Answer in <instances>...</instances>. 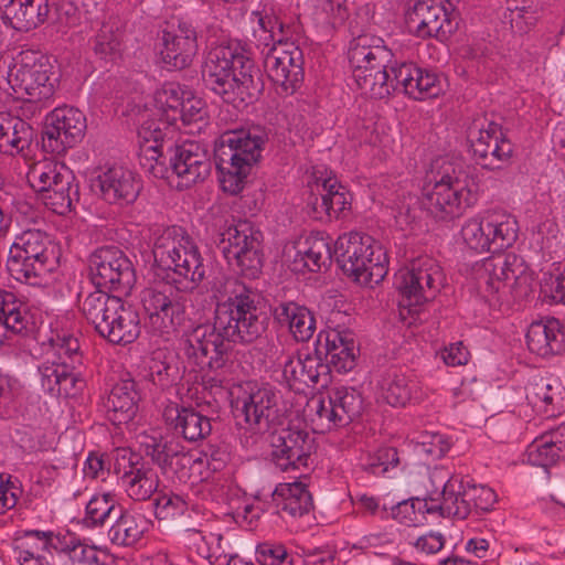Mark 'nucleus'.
I'll use <instances>...</instances> for the list:
<instances>
[{
	"label": "nucleus",
	"mask_w": 565,
	"mask_h": 565,
	"mask_svg": "<svg viewBox=\"0 0 565 565\" xmlns=\"http://www.w3.org/2000/svg\"><path fill=\"white\" fill-rule=\"evenodd\" d=\"M211 291L216 299L213 323L199 324L185 334L184 353L200 369L215 373L206 383L220 387L233 344H250L267 329L257 307V292L236 277L216 278Z\"/></svg>",
	"instance_id": "1"
},
{
	"label": "nucleus",
	"mask_w": 565,
	"mask_h": 565,
	"mask_svg": "<svg viewBox=\"0 0 565 565\" xmlns=\"http://www.w3.org/2000/svg\"><path fill=\"white\" fill-rule=\"evenodd\" d=\"M202 77L207 88L236 108L253 104L264 92L260 68L238 45L212 47L205 57Z\"/></svg>",
	"instance_id": "2"
},
{
	"label": "nucleus",
	"mask_w": 565,
	"mask_h": 565,
	"mask_svg": "<svg viewBox=\"0 0 565 565\" xmlns=\"http://www.w3.org/2000/svg\"><path fill=\"white\" fill-rule=\"evenodd\" d=\"M154 263L163 279L178 290L192 291L205 277V265L198 246L178 226L163 230L153 246Z\"/></svg>",
	"instance_id": "3"
},
{
	"label": "nucleus",
	"mask_w": 565,
	"mask_h": 565,
	"mask_svg": "<svg viewBox=\"0 0 565 565\" xmlns=\"http://www.w3.org/2000/svg\"><path fill=\"white\" fill-rule=\"evenodd\" d=\"M473 276L479 295L489 303H497L508 295L523 297L533 282L532 270L514 253L484 258L475 265Z\"/></svg>",
	"instance_id": "4"
},
{
	"label": "nucleus",
	"mask_w": 565,
	"mask_h": 565,
	"mask_svg": "<svg viewBox=\"0 0 565 565\" xmlns=\"http://www.w3.org/2000/svg\"><path fill=\"white\" fill-rule=\"evenodd\" d=\"M263 143L260 136L244 129L227 130L220 136L214 156L225 192L237 194L242 191L245 178L260 158Z\"/></svg>",
	"instance_id": "5"
},
{
	"label": "nucleus",
	"mask_w": 565,
	"mask_h": 565,
	"mask_svg": "<svg viewBox=\"0 0 565 565\" xmlns=\"http://www.w3.org/2000/svg\"><path fill=\"white\" fill-rule=\"evenodd\" d=\"M348 57L352 75L362 94L374 99L388 96L387 75L393 53L380 39L361 35L349 47Z\"/></svg>",
	"instance_id": "6"
},
{
	"label": "nucleus",
	"mask_w": 565,
	"mask_h": 565,
	"mask_svg": "<svg viewBox=\"0 0 565 565\" xmlns=\"http://www.w3.org/2000/svg\"><path fill=\"white\" fill-rule=\"evenodd\" d=\"M334 254L343 274L361 285H377L387 274L386 255L369 235L356 232L341 235Z\"/></svg>",
	"instance_id": "7"
},
{
	"label": "nucleus",
	"mask_w": 565,
	"mask_h": 565,
	"mask_svg": "<svg viewBox=\"0 0 565 565\" xmlns=\"http://www.w3.org/2000/svg\"><path fill=\"white\" fill-rule=\"evenodd\" d=\"M468 152L476 164L490 171L511 163L514 147L501 125L478 116L466 128Z\"/></svg>",
	"instance_id": "8"
},
{
	"label": "nucleus",
	"mask_w": 565,
	"mask_h": 565,
	"mask_svg": "<svg viewBox=\"0 0 565 565\" xmlns=\"http://www.w3.org/2000/svg\"><path fill=\"white\" fill-rule=\"evenodd\" d=\"M263 234L249 221L239 220L221 233L220 248L227 263L248 279L259 276L263 268Z\"/></svg>",
	"instance_id": "9"
},
{
	"label": "nucleus",
	"mask_w": 565,
	"mask_h": 565,
	"mask_svg": "<svg viewBox=\"0 0 565 565\" xmlns=\"http://www.w3.org/2000/svg\"><path fill=\"white\" fill-rule=\"evenodd\" d=\"M441 268L429 258L412 263L399 270L396 287L399 291V317L403 321L418 315L419 307L434 299L443 282Z\"/></svg>",
	"instance_id": "10"
},
{
	"label": "nucleus",
	"mask_w": 565,
	"mask_h": 565,
	"mask_svg": "<svg viewBox=\"0 0 565 565\" xmlns=\"http://www.w3.org/2000/svg\"><path fill=\"white\" fill-rule=\"evenodd\" d=\"M514 216L502 210H486L467 218L461 226V239L476 252H487L492 245L510 247L518 238Z\"/></svg>",
	"instance_id": "11"
},
{
	"label": "nucleus",
	"mask_w": 565,
	"mask_h": 565,
	"mask_svg": "<svg viewBox=\"0 0 565 565\" xmlns=\"http://www.w3.org/2000/svg\"><path fill=\"white\" fill-rule=\"evenodd\" d=\"M271 460L281 471H298L297 478L306 475L313 463L316 451L315 438L301 424H288L275 429L270 436Z\"/></svg>",
	"instance_id": "12"
},
{
	"label": "nucleus",
	"mask_w": 565,
	"mask_h": 565,
	"mask_svg": "<svg viewBox=\"0 0 565 565\" xmlns=\"http://www.w3.org/2000/svg\"><path fill=\"white\" fill-rule=\"evenodd\" d=\"M49 58L34 52L23 53L8 72V83L14 93L25 95L30 103L50 99L55 92Z\"/></svg>",
	"instance_id": "13"
},
{
	"label": "nucleus",
	"mask_w": 565,
	"mask_h": 565,
	"mask_svg": "<svg viewBox=\"0 0 565 565\" xmlns=\"http://www.w3.org/2000/svg\"><path fill=\"white\" fill-rule=\"evenodd\" d=\"M416 0L406 12V24L420 39H447L458 28L459 0Z\"/></svg>",
	"instance_id": "14"
},
{
	"label": "nucleus",
	"mask_w": 565,
	"mask_h": 565,
	"mask_svg": "<svg viewBox=\"0 0 565 565\" xmlns=\"http://www.w3.org/2000/svg\"><path fill=\"white\" fill-rule=\"evenodd\" d=\"M93 284L98 288L128 295L136 282V271L126 254L116 246H104L89 257Z\"/></svg>",
	"instance_id": "15"
},
{
	"label": "nucleus",
	"mask_w": 565,
	"mask_h": 565,
	"mask_svg": "<svg viewBox=\"0 0 565 565\" xmlns=\"http://www.w3.org/2000/svg\"><path fill=\"white\" fill-rule=\"evenodd\" d=\"M313 412L311 420L327 429L344 427L358 419L364 408L360 392L349 387H335L329 391L328 397H313L308 404Z\"/></svg>",
	"instance_id": "16"
},
{
	"label": "nucleus",
	"mask_w": 565,
	"mask_h": 565,
	"mask_svg": "<svg viewBox=\"0 0 565 565\" xmlns=\"http://www.w3.org/2000/svg\"><path fill=\"white\" fill-rule=\"evenodd\" d=\"M180 291L173 289L171 284L142 291L141 303L153 330L169 334L183 323L185 298Z\"/></svg>",
	"instance_id": "17"
},
{
	"label": "nucleus",
	"mask_w": 565,
	"mask_h": 565,
	"mask_svg": "<svg viewBox=\"0 0 565 565\" xmlns=\"http://www.w3.org/2000/svg\"><path fill=\"white\" fill-rule=\"evenodd\" d=\"M86 118L73 107L55 108L45 120L42 132V147L50 153H62L73 147L84 136Z\"/></svg>",
	"instance_id": "18"
},
{
	"label": "nucleus",
	"mask_w": 565,
	"mask_h": 565,
	"mask_svg": "<svg viewBox=\"0 0 565 565\" xmlns=\"http://www.w3.org/2000/svg\"><path fill=\"white\" fill-rule=\"evenodd\" d=\"M277 41L278 45L265 57V71L281 93L292 95L303 81L302 52L294 44L282 43L281 39Z\"/></svg>",
	"instance_id": "19"
},
{
	"label": "nucleus",
	"mask_w": 565,
	"mask_h": 565,
	"mask_svg": "<svg viewBox=\"0 0 565 565\" xmlns=\"http://www.w3.org/2000/svg\"><path fill=\"white\" fill-rule=\"evenodd\" d=\"M438 168L436 175L431 170L430 182H435L431 191H426L422 199V206L437 220H452L459 209V191L454 188V180L450 174L455 172L452 164L445 159H437L433 169Z\"/></svg>",
	"instance_id": "20"
},
{
	"label": "nucleus",
	"mask_w": 565,
	"mask_h": 565,
	"mask_svg": "<svg viewBox=\"0 0 565 565\" xmlns=\"http://www.w3.org/2000/svg\"><path fill=\"white\" fill-rule=\"evenodd\" d=\"M167 168L179 179L178 188H190L203 181L211 171L206 151L194 141L171 145L167 149Z\"/></svg>",
	"instance_id": "21"
},
{
	"label": "nucleus",
	"mask_w": 565,
	"mask_h": 565,
	"mask_svg": "<svg viewBox=\"0 0 565 565\" xmlns=\"http://www.w3.org/2000/svg\"><path fill=\"white\" fill-rule=\"evenodd\" d=\"M359 348L352 332L349 330L321 331L318 334L315 353L326 361L328 369L333 367L338 372H349L356 363Z\"/></svg>",
	"instance_id": "22"
},
{
	"label": "nucleus",
	"mask_w": 565,
	"mask_h": 565,
	"mask_svg": "<svg viewBox=\"0 0 565 565\" xmlns=\"http://www.w3.org/2000/svg\"><path fill=\"white\" fill-rule=\"evenodd\" d=\"M162 46L160 52L164 64L175 68L189 67L198 53V34L188 22H179L170 29L162 31Z\"/></svg>",
	"instance_id": "23"
},
{
	"label": "nucleus",
	"mask_w": 565,
	"mask_h": 565,
	"mask_svg": "<svg viewBox=\"0 0 565 565\" xmlns=\"http://www.w3.org/2000/svg\"><path fill=\"white\" fill-rule=\"evenodd\" d=\"M93 188L109 204L128 205L136 201L141 185L131 171L113 167L96 177Z\"/></svg>",
	"instance_id": "24"
},
{
	"label": "nucleus",
	"mask_w": 565,
	"mask_h": 565,
	"mask_svg": "<svg viewBox=\"0 0 565 565\" xmlns=\"http://www.w3.org/2000/svg\"><path fill=\"white\" fill-rule=\"evenodd\" d=\"M166 424L186 441L206 439L212 431L211 418L191 406L170 404L163 411Z\"/></svg>",
	"instance_id": "25"
},
{
	"label": "nucleus",
	"mask_w": 565,
	"mask_h": 565,
	"mask_svg": "<svg viewBox=\"0 0 565 565\" xmlns=\"http://www.w3.org/2000/svg\"><path fill=\"white\" fill-rule=\"evenodd\" d=\"M140 139L139 161L141 168L156 178H167V149L172 145L166 141L156 122H146L138 131Z\"/></svg>",
	"instance_id": "26"
},
{
	"label": "nucleus",
	"mask_w": 565,
	"mask_h": 565,
	"mask_svg": "<svg viewBox=\"0 0 565 565\" xmlns=\"http://www.w3.org/2000/svg\"><path fill=\"white\" fill-rule=\"evenodd\" d=\"M278 394L269 386L252 391L244 399L242 413L246 424L256 433L268 430L277 418Z\"/></svg>",
	"instance_id": "27"
},
{
	"label": "nucleus",
	"mask_w": 565,
	"mask_h": 565,
	"mask_svg": "<svg viewBox=\"0 0 565 565\" xmlns=\"http://www.w3.org/2000/svg\"><path fill=\"white\" fill-rule=\"evenodd\" d=\"M120 479L127 495L134 501L149 500L159 487L158 473L151 465L132 452Z\"/></svg>",
	"instance_id": "28"
},
{
	"label": "nucleus",
	"mask_w": 565,
	"mask_h": 565,
	"mask_svg": "<svg viewBox=\"0 0 565 565\" xmlns=\"http://www.w3.org/2000/svg\"><path fill=\"white\" fill-rule=\"evenodd\" d=\"M39 373L42 387L53 395L72 397L85 387V381L67 360L45 362L39 367Z\"/></svg>",
	"instance_id": "29"
},
{
	"label": "nucleus",
	"mask_w": 565,
	"mask_h": 565,
	"mask_svg": "<svg viewBox=\"0 0 565 565\" xmlns=\"http://www.w3.org/2000/svg\"><path fill=\"white\" fill-rule=\"evenodd\" d=\"M113 313L104 318V328L98 324L95 329L98 334L114 344H128L134 342L140 333L138 312L126 307L120 300L115 303Z\"/></svg>",
	"instance_id": "30"
},
{
	"label": "nucleus",
	"mask_w": 565,
	"mask_h": 565,
	"mask_svg": "<svg viewBox=\"0 0 565 565\" xmlns=\"http://www.w3.org/2000/svg\"><path fill=\"white\" fill-rule=\"evenodd\" d=\"M529 350L542 358L558 354L565 347V331L556 318L542 319L530 324L526 332Z\"/></svg>",
	"instance_id": "31"
},
{
	"label": "nucleus",
	"mask_w": 565,
	"mask_h": 565,
	"mask_svg": "<svg viewBox=\"0 0 565 565\" xmlns=\"http://www.w3.org/2000/svg\"><path fill=\"white\" fill-rule=\"evenodd\" d=\"M565 390L552 377H540L525 388V397L532 408L546 417H554L565 409Z\"/></svg>",
	"instance_id": "32"
},
{
	"label": "nucleus",
	"mask_w": 565,
	"mask_h": 565,
	"mask_svg": "<svg viewBox=\"0 0 565 565\" xmlns=\"http://www.w3.org/2000/svg\"><path fill=\"white\" fill-rule=\"evenodd\" d=\"M2 19L20 32L34 30L47 19L50 9L46 0H2Z\"/></svg>",
	"instance_id": "33"
},
{
	"label": "nucleus",
	"mask_w": 565,
	"mask_h": 565,
	"mask_svg": "<svg viewBox=\"0 0 565 565\" xmlns=\"http://www.w3.org/2000/svg\"><path fill=\"white\" fill-rule=\"evenodd\" d=\"M329 369L328 364L315 353V356L306 355L305 359L299 356L287 355L282 363V375L290 386L296 384L307 387L327 385Z\"/></svg>",
	"instance_id": "34"
},
{
	"label": "nucleus",
	"mask_w": 565,
	"mask_h": 565,
	"mask_svg": "<svg viewBox=\"0 0 565 565\" xmlns=\"http://www.w3.org/2000/svg\"><path fill=\"white\" fill-rule=\"evenodd\" d=\"M140 395L134 380L127 379L116 383L106 402V415L109 422L119 426L128 424L138 412Z\"/></svg>",
	"instance_id": "35"
},
{
	"label": "nucleus",
	"mask_w": 565,
	"mask_h": 565,
	"mask_svg": "<svg viewBox=\"0 0 565 565\" xmlns=\"http://www.w3.org/2000/svg\"><path fill=\"white\" fill-rule=\"evenodd\" d=\"M73 180L72 172L56 162L55 171L45 183V190L39 194L43 203L57 214L71 211Z\"/></svg>",
	"instance_id": "36"
},
{
	"label": "nucleus",
	"mask_w": 565,
	"mask_h": 565,
	"mask_svg": "<svg viewBox=\"0 0 565 565\" xmlns=\"http://www.w3.org/2000/svg\"><path fill=\"white\" fill-rule=\"evenodd\" d=\"M273 497L279 512L292 518L302 516L313 508L312 495L302 481L279 483Z\"/></svg>",
	"instance_id": "37"
},
{
	"label": "nucleus",
	"mask_w": 565,
	"mask_h": 565,
	"mask_svg": "<svg viewBox=\"0 0 565 565\" xmlns=\"http://www.w3.org/2000/svg\"><path fill=\"white\" fill-rule=\"evenodd\" d=\"M11 248L15 252L19 248L26 258L32 257L35 262L45 263L46 266L57 265L56 246L41 230L32 228L22 232Z\"/></svg>",
	"instance_id": "38"
},
{
	"label": "nucleus",
	"mask_w": 565,
	"mask_h": 565,
	"mask_svg": "<svg viewBox=\"0 0 565 565\" xmlns=\"http://www.w3.org/2000/svg\"><path fill=\"white\" fill-rule=\"evenodd\" d=\"M331 258L329 237L322 232H313L299 244L295 264L302 263L309 271L317 273L328 267Z\"/></svg>",
	"instance_id": "39"
},
{
	"label": "nucleus",
	"mask_w": 565,
	"mask_h": 565,
	"mask_svg": "<svg viewBox=\"0 0 565 565\" xmlns=\"http://www.w3.org/2000/svg\"><path fill=\"white\" fill-rule=\"evenodd\" d=\"M32 127L19 117L0 116V152L14 154L29 148Z\"/></svg>",
	"instance_id": "40"
},
{
	"label": "nucleus",
	"mask_w": 565,
	"mask_h": 565,
	"mask_svg": "<svg viewBox=\"0 0 565 565\" xmlns=\"http://www.w3.org/2000/svg\"><path fill=\"white\" fill-rule=\"evenodd\" d=\"M121 300L120 297L110 296L100 288L92 291H81L78 295V308L83 317L94 329L98 324L104 328V318L107 313H113L115 303Z\"/></svg>",
	"instance_id": "41"
},
{
	"label": "nucleus",
	"mask_w": 565,
	"mask_h": 565,
	"mask_svg": "<svg viewBox=\"0 0 565 565\" xmlns=\"http://www.w3.org/2000/svg\"><path fill=\"white\" fill-rule=\"evenodd\" d=\"M147 455L164 472H177L179 468H185L191 462V456L174 438L160 439L147 447Z\"/></svg>",
	"instance_id": "42"
},
{
	"label": "nucleus",
	"mask_w": 565,
	"mask_h": 565,
	"mask_svg": "<svg viewBox=\"0 0 565 565\" xmlns=\"http://www.w3.org/2000/svg\"><path fill=\"white\" fill-rule=\"evenodd\" d=\"M108 530V539L113 544L119 546H131L136 544L145 532V522L140 516L125 511L122 508L113 519Z\"/></svg>",
	"instance_id": "43"
},
{
	"label": "nucleus",
	"mask_w": 565,
	"mask_h": 565,
	"mask_svg": "<svg viewBox=\"0 0 565 565\" xmlns=\"http://www.w3.org/2000/svg\"><path fill=\"white\" fill-rule=\"evenodd\" d=\"M0 320L8 323L11 334H25L32 324L25 306L14 294L0 289Z\"/></svg>",
	"instance_id": "44"
},
{
	"label": "nucleus",
	"mask_w": 565,
	"mask_h": 565,
	"mask_svg": "<svg viewBox=\"0 0 565 565\" xmlns=\"http://www.w3.org/2000/svg\"><path fill=\"white\" fill-rule=\"evenodd\" d=\"M121 38L118 21H104L93 42L95 55L105 62H116L121 55Z\"/></svg>",
	"instance_id": "45"
},
{
	"label": "nucleus",
	"mask_w": 565,
	"mask_h": 565,
	"mask_svg": "<svg viewBox=\"0 0 565 565\" xmlns=\"http://www.w3.org/2000/svg\"><path fill=\"white\" fill-rule=\"evenodd\" d=\"M52 532L29 531L14 540L13 553L18 562L58 550Z\"/></svg>",
	"instance_id": "46"
},
{
	"label": "nucleus",
	"mask_w": 565,
	"mask_h": 565,
	"mask_svg": "<svg viewBox=\"0 0 565 565\" xmlns=\"http://www.w3.org/2000/svg\"><path fill=\"white\" fill-rule=\"evenodd\" d=\"M563 459H565V449L552 431L536 438L527 450V460L534 466L547 467Z\"/></svg>",
	"instance_id": "47"
},
{
	"label": "nucleus",
	"mask_w": 565,
	"mask_h": 565,
	"mask_svg": "<svg viewBox=\"0 0 565 565\" xmlns=\"http://www.w3.org/2000/svg\"><path fill=\"white\" fill-rule=\"evenodd\" d=\"M7 268L15 280L35 284L36 278L52 271L55 267L46 266L42 262H35L32 257L26 258L19 248L17 252L11 248L7 260Z\"/></svg>",
	"instance_id": "48"
},
{
	"label": "nucleus",
	"mask_w": 565,
	"mask_h": 565,
	"mask_svg": "<svg viewBox=\"0 0 565 565\" xmlns=\"http://www.w3.org/2000/svg\"><path fill=\"white\" fill-rule=\"evenodd\" d=\"M497 502L494 491L483 484L461 482V515H469L472 511L487 512L492 509Z\"/></svg>",
	"instance_id": "49"
},
{
	"label": "nucleus",
	"mask_w": 565,
	"mask_h": 565,
	"mask_svg": "<svg viewBox=\"0 0 565 565\" xmlns=\"http://www.w3.org/2000/svg\"><path fill=\"white\" fill-rule=\"evenodd\" d=\"M383 398L392 406H404L412 396L411 381L396 371L385 373L380 382Z\"/></svg>",
	"instance_id": "50"
},
{
	"label": "nucleus",
	"mask_w": 565,
	"mask_h": 565,
	"mask_svg": "<svg viewBox=\"0 0 565 565\" xmlns=\"http://www.w3.org/2000/svg\"><path fill=\"white\" fill-rule=\"evenodd\" d=\"M186 95H190V92H185L177 83H164L154 93V103L169 124H175V116L180 115V107Z\"/></svg>",
	"instance_id": "51"
},
{
	"label": "nucleus",
	"mask_w": 565,
	"mask_h": 565,
	"mask_svg": "<svg viewBox=\"0 0 565 565\" xmlns=\"http://www.w3.org/2000/svg\"><path fill=\"white\" fill-rule=\"evenodd\" d=\"M121 507L115 503L113 495L105 493L103 495L93 497L86 505V525L97 526L107 522L111 523L114 516Z\"/></svg>",
	"instance_id": "52"
},
{
	"label": "nucleus",
	"mask_w": 565,
	"mask_h": 565,
	"mask_svg": "<svg viewBox=\"0 0 565 565\" xmlns=\"http://www.w3.org/2000/svg\"><path fill=\"white\" fill-rule=\"evenodd\" d=\"M148 380L160 391H167L181 380L177 363L152 358L148 367Z\"/></svg>",
	"instance_id": "53"
},
{
	"label": "nucleus",
	"mask_w": 565,
	"mask_h": 565,
	"mask_svg": "<svg viewBox=\"0 0 565 565\" xmlns=\"http://www.w3.org/2000/svg\"><path fill=\"white\" fill-rule=\"evenodd\" d=\"M419 74V67L414 65L413 63H401L397 64L394 61L390 64L388 75H387V84H391L388 87V96L393 92H402L406 95H411L414 93V81L415 76Z\"/></svg>",
	"instance_id": "54"
},
{
	"label": "nucleus",
	"mask_w": 565,
	"mask_h": 565,
	"mask_svg": "<svg viewBox=\"0 0 565 565\" xmlns=\"http://www.w3.org/2000/svg\"><path fill=\"white\" fill-rule=\"evenodd\" d=\"M55 541L58 543V550L67 554L73 563H77L78 565L98 563L95 546L84 544L73 535L64 536L63 540L55 537Z\"/></svg>",
	"instance_id": "55"
},
{
	"label": "nucleus",
	"mask_w": 565,
	"mask_h": 565,
	"mask_svg": "<svg viewBox=\"0 0 565 565\" xmlns=\"http://www.w3.org/2000/svg\"><path fill=\"white\" fill-rule=\"evenodd\" d=\"M399 463L397 449L394 447H383L374 454H369L362 462V469L373 476H382L395 468Z\"/></svg>",
	"instance_id": "56"
},
{
	"label": "nucleus",
	"mask_w": 565,
	"mask_h": 565,
	"mask_svg": "<svg viewBox=\"0 0 565 565\" xmlns=\"http://www.w3.org/2000/svg\"><path fill=\"white\" fill-rule=\"evenodd\" d=\"M322 190L328 201L321 203L322 210L327 211V218L338 217L350 204L347 193L340 191L343 186L335 179L329 178L323 180Z\"/></svg>",
	"instance_id": "57"
},
{
	"label": "nucleus",
	"mask_w": 565,
	"mask_h": 565,
	"mask_svg": "<svg viewBox=\"0 0 565 565\" xmlns=\"http://www.w3.org/2000/svg\"><path fill=\"white\" fill-rule=\"evenodd\" d=\"M417 500L418 498H412L398 502L391 509L392 519L408 527L424 525L426 516L419 509Z\"/></svg>",
	"instance_id": "58"
},
{
	"label": "nucleus",
	"mask_w": 565,
	"mask_h": 565,
	"mask_svg": "<svg viewBox=\"0 0 565 565\" xmlns=\"http://www.w3.org/2000/svg\"><path fill=\"white\" fill-rule=\"evenodd\" d=\"M206 110L202 99L194 97L191 93L183 99L182 106L180 107V115L175 116V122L181 120L185 127L192 125L198 126L201 129V124L204 122Z\"/></svg>",
	"instance_id": "59"
},
{
	"label": "nucleus",
	"mask_w": 565,
	"mask_h": 565,
	"mask_svg": "<svg viewBox=\"0 0 565 565\" xmlns=\"http://www.w3.org/2000/svg\"><path fill=\"white\" fill-rule=\"evenodd\" d=\"M450 487V484H446L443 491V502L439 503L438 500L433 498H425L423 500L418 499L417 504H419V509L423 511V514L426 516V514H434L438 513L443 518H450L455 516L459 513V507L456 505L457 498L451 501V504H449V500L452 499V494L447 497V489Z\"/></svg>",
	"instance_id": "60"
},
{
	"label": "nucleus",
	"mask_w": 565,
	"mask_h": 565,
	"mask_svg": "<svg viewBox=\"0 0 565 565\" xmlns=\"http://www.w3.org/2000/svg\"><path fill=\"white\" fill-rule=\"evenodd\" d=\"M56 161L51 159H44L38 162H34L26 173V179L30 186L40 194V192L44 191L46 185L45 183L50 179L52 172L55 171Z\"/></svg>",
	"instance_id": "61"
},
{
	"label": "nucleus",
	"mask_w": 565,
	"mask_h": 565,
	"mask_svg": "<svg viewBox=\"0 0 565 565\" xmlns=\"http://www.w3.org/2000/svg\"><path fill=\"white\" fill-rule=\"evenodd\" d=\"M541 290L552 301L565 305V268L562 271L545 273L541 282Z\"/></svg>",
	"instance_id": "62"
},
{
	"label": "nucleus",
	"mask_w": 565,
	"mask_h": 565,
	"mask_svg": "<svg viewBox=\"0 0 565 565\" xmlns=\"http://www.w3.org/2000/svg\"><path fill=\"white\" fill-rule=\"evenodd\" d=\"M156 515L160 520H169L183 513L186 502L177 494H163L154 500Z\"/></svg>",
	"instance_id": "63"
},
{
	"label": "nucleus",
	"mask_w": 565,
	"mask_h": 565,
	"mask_svg": "<svg viewBox=\"0 0 565 565\" xmlns=\"http://www.w3.org/2000/svg\"><path fill=\"white\" fill-rule=\"evenodd\" d=\"M289 331L296 341H309L316 331V319L313 313L306 308L299 316H297L296 321L291 322Z\"/></svg>",
	"instance_id": "64"
}]
</instances>
